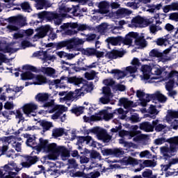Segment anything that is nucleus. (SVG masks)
I'll list each match as a JSON object with an SVG mask.
<instances>
[{"label": "nucleus", "instance_id": "nucleus-58", "mask_svg": "<svg viewBox=\"0 0 178 178\" xmlns=\"http://www.w3.org/2000/svg\"><path fill=\"white\" fill-rule=\"evenodd\" d=\"M83 78H76V77H73L71 78V81H70V83H76V85H79L83 83Z\"/></svg>", "mask_w": 178, "mask_h": 178}, {"label": "nucleus", "instance_id": "nucleus-60", "mask_svg": "<svg viewBox=\"0 0 178 178\" xmlns=\"http://www.w3.org/2000/svg\"><path fill=\"white\" fill-rule=\"evenodd\" d=\"M127 72H129L131 74H135L138 71V67L129 66L126 67Z\"/></svg>", "mask_w": 178, "mask_h": 178}, {"label": "nucleus", "instance_id": "nucleus-39", "mask_svg": "<svg viewBox=\"0 0 178 178\" xmlns=\"http://www.w3.org/2000/svg\"><path fill=\"white\" fill-rule=\"evenodd\" d=\"M36 84L38 86H42L44 83H47V79L42 75H38L35 77Z\"/></svg>", "mask_w": 178, "mask_h": 178}, {"label": "nucleus", "instance_id": "nucleus-46", "mask_svg": "<svg viewBox=\"0 0 178 178\" xmlns=\"http://www.w3.org/2000/svg\"><path fill=\"white\" fill-rule=\"evenodd\" d=\"M26 138H27V140H26V145H27V146L32 147L30 143L34 144V142L35 141V136L27 134Z\"/></svg>", "mask_w": 178, "mask_h": 178}, {"label": "nucleus", "instance_id": "nucleus-31", "mask_svg": "<svg viewBox=\"0 0 178 178\" xmlns=\"http://www.w3.org/2000/svg\"><path fill=\"white\" fill-rule=\"evenodd\" d=\"M178 118V113L175 111H172L170 110L168 113V116H167V122L168 123H171L172 122V120Z\"/></svg>", "mask_w": 178, "mask_h": 178}, {"label": "nucleus", "instance_id": "nucleus-16", "mask_svg": "<svg viewBox=\"0 0 178 178\" xmlns=\"http://www.w3.org/2000/svg\"><path fill=\"white\" fill-rule=\"evenodd\" d=\"M61 156L62 158L70 157V151L67 149L65 146L59 148V149L53 156Z\"/></svg>", "mask_w": 178, "mask_h": 178}, {"label": "nucleus", "instance_id": "nucleus-35", "mask_svg": "<svg viewBox=\"0 0 178 178\" xmlns=\"http://www.w3.org/2000/svg\"><path fill=\"white\" fill-rule=\"evenodd\" d=\"M83 110H84L83 106L77 107L76 106L72 107V108L70 110V111L72 113H74L76 116H80L81 114L83 113Z\"/></svg>", "mask_w": 178, "mask_h": 178}, {"label": "nucleus", "instance_id": "nucleus-18", "mask_svg": "<svg viewBox=\"0 0 178 178\" xmlns=\"http://www.w3.org/2000/svg\"><path fill=\"white\" fill-rule=\"evenodd\" d=\"M131 24H138L141 28H144L148 26V24L145 23V19L141 17L140 15H138L133 18V19H131Z\"/></svg>", "mask_w": 178, "mask_h": 178}, {"label": "nucleus", "instance_id": "nucleus-54", "mask_svg": "<svg viewBox=\"0 0 178 178\" xmlns=\"http://www.w3.org/2000/svg\"><path fill=\"white\" fill-rule=\"evenodd\" d=\"M104 120L102 115L97 114V115H90V122H99Z\"/></svg>", "mask_w": 178, "mask_h": 178}, {"label": "nucleus", "instance_id": "nucleus-23", "mask_svg": "<svg viewBox=\"0 0 178 178\" xmlns=\"http://www.w3.org/2000/svg\"><path fill=\"white\" fill-rule=\"evenodd\" d=\"M122 163H124V165H138V161L137 159L133 158V157H124L122 159Z\"/></svg>", "mask_w": 178, "mask_h": 178}, {"label": "nucleus", "instance_id": "nucleus-32", "mask_svg": "<svg viewBox=\"0 0 178 178\" xmlns=\"http://www.w3.org/2000/svg\"><path fill=\"white\" fill-rule=\"evenodd\" d=\"M66 78L65 76H61L60 80V79H56V80H49L48 83L49 86H56V88H61V80H65ZM60 84V86H59Z\"/></svg>", "mask_w": 178, "mask_h": 178}, {"label": "nucleus", "instance_id": "nucleus-24", "mask_svg": "<svg viewBox=\"0 0 178 178\" xmlns=\"http://www.w3.org/2000/svg\"><path fill=\"white\" fill-rule=\"evenodd\" d=\"M136 34V33H131V35H126L125 38L122 37V40L121 41V44H124V45L130 46L132 44L133 40L131 37L134 38V36Z\"/></svg>", "mask_w": 178, "mask_h": 178}, {"label": "nucleus", "instance_id": "nucleus-28", "mask_svg": "<svg viewBox=\"0 0 178 178\" xmlns=\"http://www.w3.org/2000/svg\"><path fill=\"white\" fill-rule=\"evenodd\" d=\"M40 72L49 76H51L56 74L55 69H53L52 67H41Z\"/></svg>", "mask_w": 178, "mask_h": 178}, {"label": "nucleus", "instance_id": "nucleus-3", "mask_svg": "<svg viewBox=\"0 0 178 178\" xmlns=\"http://www.w3.org/2000/svg\"><path fill=\"white\" fill-rule=\"evenodd\" d=\"M90 133L97 134L99 140H102L103 142L107 143L112 139V136L108 134L106 130L102 129L99 127H94L90 129Z\"/></svg>", "mask_w": 178, "mask_h": 178}, {"label": "nucleus", "instance_id": "nucleus-45", "mask_svg": "<svg viewBox=\"0 0 178 178\" xmlns=\"http://www.w3.org/2000/svg\"><path fill=\"white\" fill-rule=\"evenodd\" d=\"M20 8H22V10L24 12L29 13V10H32L31 6H30V4L27 1H24L22 3H20Z\"/></svg>", "mask_w": 178, "mask_h": 178}, {"label": "nucleus", "instance_id": "nucleus-4", "mask_svg": "<svg viewBox=\"0 0 178 178\" xmlns=\"http://www.w3.org/2000/svg\"><path fill=\"white\" fill-rule=\"evenodd\" d=\"M34 153L35 152H32V153H31V156L25 155L23 156V158H24L26 161L22 163V166L23 168H29L33 165L37 163L38 161H40V157H38L37 156H32L33 154H34Z\"/></svg>", "mask_w": 178, "mask_h": 178}, {"label": "nucleus", "instance_id": "nucleus-29", "mask_svg": "<svg viewBox=\"0 0 178 178\" xmlns=\"http://www.w3.org/2000/svg\"><path fill=\"white\" fill-rule=\"evenodd\" d=\"M149 56L152 58H159L160 59H163L164 58V54L162 52L159 51L156 49L151 50L149 53Z\"/></svg>", "mask_w": 178, "mask_h": 178}, {"label": "nucleus", "instance_id": "nucleus-15", "mask_svg": "<svg viewBox=\"0 0 178 178\" xmlns=\"http://www.w3.org/2000/svg\"><path fill=\"white\" fill-rule=\"evenodd\" d=\"M118 106H124L125 109H130L134 107V102L129 101L127 98L122 97L120 99L118 102Z\"/></svg>", "mask_w": 178, "mask_h": 178}, {"label": "nucleus", "instance_id": "nucleus-19", "mask_svg": "<svg viewBox=\"0 0 178 178\" xmlns=\"http://www.w3.org/2000/svg\"><path fill=\"white\" fill-rule=\"evenodd\" d=\"M40 123L41 127H42L43 133L49 131L51 127H53V124L51 122H47L46 120H40L38 122Z\"/></svg>", "mask_w": 178, "mask_h": 178}, {"label": "nucleus", "instance_id": "nucleus-63", "mask_svg": "<svg viewBox=\"0 0 178 178\" xmlns=\"http://www.w3.org/2000/svg\"><path fill=\"white\" fill-rule=\"evenodd\" d=\"M166 127H167L166 124H159V125L154 127V129L156 132H161Z\"/></svg>", "mask_w": 178, "mask_h": 178}, {"label": "nucleus", "instance_id": "nucleus-7", "mask_svg": "<svg viewBox=\"0 0 178 178\" xmlns=\"http://www.w3.org/2000/svg\"><path fill=\"white\" fill-rule=\"evenodd\" d=\"M86 66L87 65L84 63V60L80 58L77 60L76 64L74 63L72 65L71 70H72V72H80L81 71L86 72Z\"/></svg>", "mask_w": 178, "mask_h": 178}, {"label": "nucleus", "instance_id": "nucleus-30", "mask_svg": "<svg viewBox=\"0 0 178 178\" xmlns=\"http://www.w3.org/2000/svg\"><path fill=\"white\" fill-rule=\"evenodd\" d=\"M154 160H144L143 163L142 164L140 163V166L142 169H144L145 168H149V167H155L156 166V163L154 161Z\"/></svg>", "mask_w": 178, "mask_h": 178}, {"label": "nucleus", "instance_id": "nucleus-51", "mask_svg": "<svg viewBox=\"0 0 178 178\" xmlns=\"http://www.w3.org/2000/svg\"><path fill=\"white\" fill-rule=\"evenodd\" d=\"M174 86H175V80L170 79L169 81H168L167 83H165V90H167V91L172 90V88H174Z\"/></svg>", "mask_w": 178, "mask_h": 178}, {"label": "nucleus", "instance_id": "nucleus-17", "mask_svg": "<svg viewBox=\"0 0 178 178\" xmlns=\"http://www.w3.org/2000/svg\"><path fill=\"white\" fill-rule=\"evenodd\" d=\"M139 129L145 132L150 133L154 131V127L149 122H143L139 126Z\"/></svg>", "mask_w": 178, "mask_h": 178}, {"label": "nucleus", "instance_id": "nucleus-33", "mask_svg": "<svg viewBox=\"0 0 178 178\" xmlns=\"http://www.w3.org/2000/svg\"><path fill=\"white\" fill-rule=\"evenodd\" d=\"M20 76L22 77V81L33 80L35 78V74L31 72L28 71L23 72L22 74H20Z\"/></svg>", "mask_w": 178, "mask_h": 178}, {"label": "nucleus", "instance_id": "nucleus-64", "mask_svg": "<svg viewBox=\"0 0 178 178\" xmlns=\"http://www.w3.org/2000/svg\"><path fill=\"white\" fill-rule=\"evenodd\" d=\"M110 101V96H104L99 98V102L103 104H109Z\"/></svg>", "mask_w": 178, "mask_h": 178}, {"label": "nucleus", "instance_id": "nucleus-2", "mask_svg": "<svg viewBox=\"0 0 178 178\" xmlns=\"http://www.w3.org/2000/svg\"><path fill=\"white\" fill-rule=\"evenodd\" d=\"M15 170V163H9L4 165L2 169H0V178H15L17 172H12Z\"/></svg>", "mask_w": 178, "mask_h": 178}, {"label": "nucleus", "instance_id": "nucleus-48", "mask_svg": "<svg viewBox=\"0 0 178 178\" xmlns=\"http://www.w3.org/2000/svg\"><path fill=\"white\" fill-rule=\"evenodd\" d=\"M165 143H168V139L165 138L164 137H161L159 138H156L154 141V144L156 145H161Z\"/></svg>", "mask_w": 178, "mask_h": 178}, {"label": "nucleus", "instance_id": "nucleus-34", "mask_svg": "<svg viewBox=\"0 0 178 178\" xmlns=\"http://www.w3.org/2000/svg\"><path fill=\"white\" fill-rule=\"evenodd\" d=\"M19 50V48H12L10 45H6L3 49H1V51L3 52V54H15L17 51Z\"/></svg>", "mask_w": 178, "mask_h": 178}, {"label": "nucleus", "instance_id": "nucleus-57", "mask_svg": "<svg viewBox=\"0 0 178 178\" xmlns=\"http://www.w3.org/2000/svg\"><path fill=\"white\" fill-rule=\"evenodd\" d=\"M168 143H169L170 145L178 146V136H174L170 138H168Z\"/></svg>", "mask_w": 178, "mask_h": 178}, {"label": "nucleus", "instance_id": "nucleus-38", "mask_svg": "<svg viewBox=\"0 0 178 178\" xmlns=\"http://www.w3.org/2000/svg\"><path fill=\"white\" fill-rule=\"evenodd\" d=\"M97 50L95 48H86L83 49V54L87 56H94Z\"/></svg>", "mask_w": 178, "mask_h": 178}, {"label": "nucleus", "instance_id": "nucleus-10", "mask_svg": "<svg viewBox=\"0 0 178 178\" xmlns=\"http://www.w3.org/2000/svg\"><path fill=\"white\" fill-rule=\"evenodd\" d=\"M170 38H171V35L168 34V35H165V36L157 38L156 40L154 41V42L156 43L157 46L166 47L170 44Z\"/></svg>", "mask_w": 178, "mask_h": 178}, {"label": "nucleus", "instance_id": "nucleus-55", "mask_svg": "<svg viewBox=\"0 0 178 178\" xmlns=\"http://www.w3.org/2000/svg\"><path fill=\"white\" fill-rule=\"evenodd\" d=\"M153 176V171L150 169H146L143 172H142V177L143 178H149Z\"/></svg>", "mask_w": 178, "mask_h": 178}, {"label": "nucleus", "instance_id": "nucleus-5", "mask_svg": "<svg viewBox=\"0 0 178 178\" xmlns=\"http://www.w3.org/2000/svg\"><path fill=\"white\" fill-rule=\"evenodd\" d=\"M177 146L176 145L170 144V147L166 146H163L160 147V152L163 154V157H164V160H169L172 157V154L177 152Z\"/></svg>", "mask_w": 178, "mask_h": 178}, {"label": "nucleus", "instance_id": "nucleus-14", "mask_svg": "<svg viewBox=\"0 0 178 178\" xmlns=\"http://www.w3.org/2000/svg\"><path fill=\"white\" fill-rule=\"evenodd\" d=\"M122 36H116V37H108L106 39V42L108 44H112V46H120L122 42Z\"/></svg>", "mask_w": 178, "mask_h": 178}, {"label": "nucleus", "instance_id": "nucleus-22", "mask_svg": "<svg viewBox=\"0 0 178 178\" xmlns=\"http://www.w3.org/2000/svg\"><path fill=\"white\" fill-rule=\"evenodd\" d=\"M162 22L160 20L156 21V24L149 25V32L152 34H156L159 31H162V27L158 24H161Z\"/></svg>", "mask_w": 178, "mask_h": 178}, {"label": "nucleus", "instance_id": "nucleus-53", "mask_svg": "<svg viewBox=\"0 0 178 178\" xmlns=\"http://www.w3.org/2000/svg\"><path fill=\"white\" fill-rule=\"evenodd\" d=\"M124 154V152L123 150L118 148L113 149V156L116 157H121Z\"/></svg>", "mask_w": 178, "mask_h": 178}, {"label": "nucleus", "instance_id": "nucleus-43", "mask_svg": "<svg viewBox=\"0 0 178 178\" xmlns=\"http://www.w3.org/2000/svg\"><path fill=\"white\" fill-rule=\"evenodd\" d=\"M93 86L94 85L92 84V83H90L84 85L83 86L80 88V89H81L82 91H83L84 92H90L93 89Z\"/></svg>", "mask_w": 178, "mask_h": 178}, {"label": "nucleus", "instance_id": "nucleus-42", "mask_svg": "<svg viewBox=\"0 0 178 178\" xmlns=\"http://www.w3.org/2000/svg\"><path fill=\"white\" fill-rule=\"evenodd\" d=\"M47 0H38L36 1V10H42L44 6H47Z\"/></svg>", "mask_w": 178, "mask_h": 178}, {"label": "nucleus", "instance_id": "nucleus-11", "mask_svg": "<svg viewBox=\"0 0 178 178\" xmlns=\"http://www.w3.org/2000/svg\"><path fill=\"white\" fill-rule=\"evenodd\" d=\"M125 54L126 51L124 50L120 51L113 49L107 54V57L108 59L114 60L118 58H122Z\"/></svg>", "mask_w": 178, "mask_h": 178}, {"label": "nucleus", "instance_id": "nucleus-47", "mask_svg": "<svg viewBox=\"0 0 178 178\" xmlns=\"http://www.w3.org/2000/svg\"><path fill=\"white\" fill-rule=\"evenodd\" d=\"M96 72L94 70L90 71V72H85V78H86L88 81L94 80Z\"/></svg>", "mask_w": 178, "mask_h": 178}, {"label": "nucleus", "instance_id": "nucleus-50", "mask_svg": "<svg viewBox=\"0 0 178 178\" xmlns=\"http://www.w3.org/2000/svg\"><path fill=\"white\" fill-rule=\"evenodd\" d=\"M129 121H131V123H138L140 122V117L138 114L134 113L129 117Z\"/></svg>", "mask_w": 178, "mask_h": 178}, {"label": "nucleus", "instance_id": "nucleus-13", "mask_svg": "<svg viewBox=\"0 0 178 178\" xmlns=\"http://www.w3.org/2000/svg\"><path fill=\"white\" fill-rule=\"evenodd\" d=\"M43 108H50L51 109L49 110V113H53L54 112H56L58 108H62V106L60 105H55L54 101L51 100L50 102L44 103Z\"/></svg>", "mask_w": 178, "mask_h": 178}, {"label": "nucleus", "instance_id": "nucleus-40", "mask_svg": "<svg viewBox=\"0 0 178 178\" xmlns=\"http://www.w3.org/2000/svg\"><path fill=\"white\" fill-rule=\"evenodd\" d=\"M149 8V10H147V11H149L151 13H154L156 12V10H161V7H162V4L159 3V4H152V5H149V6H147Z\"/></svg>", "mask_w": 178, "mask_h": 178}, {"label": "nucleus", "instance_id": "nucleus-21", "mask_svg": "<svg viewBox=\"0 0 178 178\" xmlns=\"http://www.w3.org/2000/svg\"><path fill=\"white\" fill-rule=\"evenodd\" d=\"M136 46H138V49H143L147 47V40L143 36L139 37L134 40Z\"/></svg>", "mask_w": 178, "mask_h": 178}, {"label": "nucleus", "instance_id": "nucleus-52", "mask_svg": "<svg viewBox=\"0 0 178 178\" xmlns=\"http://www.w3.org/2000/svg\"><path fill=\"white\" fill-rule=\"evenodd\" d=\"M107 28H108V26H107L106 24H102L97 27V29L98 33H104L106 32Z\"/></svg>", "mask_w": 178, "mask_h": 178}, {"label": "nucleus", "instance_id": "nucleus-27", "mask_svg": "<svg viewBox=\"0 0 178 178\" xmlns=\"http://www.w3.org/2000/svg\"><path fill=\"white\" fill-rule=\"evenodd\" d=\"M130 14L131 11L126 8H120L115 12L116 17H118V18L125 17L126 15H129Z\"/></svg>", "mask_w": 178, "mask_h": 178}, {"label": "nucleus", "instance_id": "nucleus-49", "mask_svg": "<svg viewBox=\"0 0 178 178\" xmlns=\"http://www.w3.org/2000/svg\"><path fill=\"white\" fill-rule=\"evenodd\" d=\"M23 70H27V71H31L32 72H37L38 70L37 67L31 65H24L22 67Z\"/></svg>", "mask_w": 178, "mask_h": 178}, {"label": "nucleus", "instance_id": "nucleus-9", "mask_svg": "<svg viewBox=\"0 0 178 178\" xmlns=\"http://www.w3.org/2000/svg\"><path fill=\"white\" fill-rule=\"evenodd\" d=\"M80 42L76 38H71L70 40H65V45L67 49L79 51V48H77Z\"/></svg>", "mask_w": 178, "mask_h": 178}, {"label": "nucleus", "instance_id": "nucleus-41", "mask_svg": "<svg viewBox=\"0 0 178 178\" xmlns=\"http://www.w3.org/2000/svg\"><path fill=\"white\" fill-rule=\"evenodd\" d=\"M111 74H118V79H121L122 78H124L126 76V74L124 71H121L118 69H113L112 71H111Z\"/></svg>", "mask_w": 178, "mask_h": 178}, {"label": "nucleus", "instance_id": "nucleus-37", "mask_svg": "<svg viewBox=\"0 0 178 178\" xmlns=\"http://www.w3.org/2000/svg\"><path fill=\"white\" fill-rule=\"evenodd\" d=\"M119 136L122 137V138H124V136H128L129 139L132 138L134 136H135V134L129 131H125V130H121L118 133Z\"/></svg>", "mask_w": 178, "mask_h": 178}, {"label": "nucleus", "instance_id": "nucleus-36", "mask_svg": "<svg viewBox=\"0 0 178 178\" xmlns=\"http://www.w3.org/2000/svg\"><path fill=\"white\" fill-rule=\"evenodd\" d=\"M63 134H65V129L63 128H56L53 129L52 136L56 138L63 136Z\"/></svg>", "mask_w": 178, "mask_h": 178}, {"label": "nucleus", "instance_id": "nucleus-61", "mask_svg": "<svg viewBox=\"0 0 178 178\" xmlns=\"http://www.w3.org/2000/svg\"><path fill=\"white\" fill-rule=\"evenodd\" d=\"M74 97V93L72 91H70L67 94L65 95V97L62 98L63 101H71Z\"/></svg>", "mask_w": 178, "mask_h": 178}, {"label": "nucleus", "instance_id": "nucleus-8", "mask_svg": "<svg viewBox=\"0 0 178 178\" xmlns=\"http://www.w3.org/2000/svg\"><path fill=\"white\" fill-rule=\"evenodd\" d=\"M37 109H38L37 104H34L33 103L25 104L22 107L23 113H24V114L27 115L28 116L32 115L35 117V114H32V113H34L35 111Z\"/></svg>", "mask_w": 178, "mask_h": 178}, {"label": "nucleus", "instance_id": "nucleus-59", "mask_svg": "<svg viewBox=\"0 0 178 178\" xmlns=\"http://www.w3.org/2000/svg\"><path fill=\"white\" fill-rule=\"evenodd\" d=\"M113 149H104L102 150V154L103 156H113Z\"/></svg>", "mask_w": 178, "mask_h": 178}, {"label": "nucleus", "instance_id": "nucleus-6", "mask_svg": "<svg viewBox=\"0 0 178 178\" xmlns=\"http://www.w3.org/2000/svg\"><path fill=\"white\" fill-rule=\"evenodd\" d=\"M86 143L87 145H89L90 146L94 145L93 143L94 140H92V137L87 136H79L77 137V142L76 145L79 146V149L81 151H83V144Z\"/></svg>", "mask_w": 178, "mask_h": 178}, {"label": "nucleus", "instance_id": "nucleus-62", "mask_svg": "<svg viewBox=\"0 0 178 178\" xmlns=\"http://www.w3.org/2000/svg\"><path fill=\"white\" fill-rule=\"evenodd\" d=\"M42 56V60H44V63H47V60H52V59L54 58V56L48 55L47 51H44V55Z\"/></svg>", "mask_w": 178, "mask_h": 178}, {"label": "nucleus", "instance_id": "nucleus-26", "mask_svg": "<svg viewBox=\"0 0 178 178\" xmlns=\"http://www.w3.org/2000/svg\"><path fill=\"white\" fill-rule=\"evenodd\" d=\"M99 115H102L103 118V120H105V121H109L114 116V115L113 113H108V110H106V109L100 111L99 112Z\"/></svg>", "mask_w": 178, "mask_h": 178}, {"label": "nucleus", "instance_id": "nucleus-44", "mask_svg": "<svg viewBox=\"0 0 178 178\" xmlns=\"http://www.w3.org/2000/svg\"><path fill=\"white\" fill-rule=\"evenodd\" d=\"M63 112H64V110L63 107L58 108V109L56 110V112L54 113L53 115H51V119L58 120L60 117V115H63Z\"/></svg>", "mask_w": 178, "mask_h": 178}, {"label": "nucleus", "instance_id": "nucleus-56", "mask_svg": "<svg viewBox=\"0 0 178 178\" xmlns=\"http://www.w3.org/2000/svg\"><path fill=\"white\" fill-rule=\"evenodd\" d=\"M90 158L91 159H97L99 158H101V154H99L98 152L92 150L90 153Z\"/></svg>", "mask_w": 178, "mask_h": 178}, {"label": "nucleus", "instance_id": "nucleus-12", "mask_svg": "<svg viewBox=\"0 0 178 178\" xmlns=\"http://www.w3.org/2000/svg\"><path fill=\"white\" fill-rule=\"evenodd\" d=\"M53 33V29L51 28L49 25H46L45 26L40 28V31L38 33V38H44L45 36L51 34Z\"/></svg>", "mask_w": 178, "mask_h": 178}, {"label": "nucleus", "instance_id": "nucleus-1", "mask_svg": "<svg viewBox=\"0 0 178 178\" xmlns=\"http://www.w3.org/2000/svg\"><path fill=\"white\" fill-rule=\"evenodd\" d=\"M61 147H63V146H58L54 143L49 144V141L48 140H44V138H40L38 145L33 146V149L36 150V154H38L43 150V152H45L50 155H54L58 152Z\"/></svg>", "mask_w": 178, "mask_h": 178}, {"label": "nucleus", "instance_id": "nucleus-20", "mask_svg": "<svg viewBox=\"0 0 178 178\" xmlns=\"http://www.w3.org/2000/svg\"><path fill=\"white\" fill-rule=\"evenodd\" d=\"M110 4L107 1H102L99 3H98V8H99L100 13L103 14L108 13L109 9Z\"/></svg>", "mask_w": 178, "mask_h": 178}, {"label": "nucleus", "instance_id": "nucleus-25", "mask_svg": "<svg viewBox=\"0 0 178 178\" xmlns=\"http://www.w3.org/2000/svg\"><path fill=\"white\" fill-rule=\"evenodd\" d=\"M35 101L38 102H46L49 99L48 93H39L35 95Z\"/></svg>", "mask_w": 178, "mask_h": 178}]
</instances>
